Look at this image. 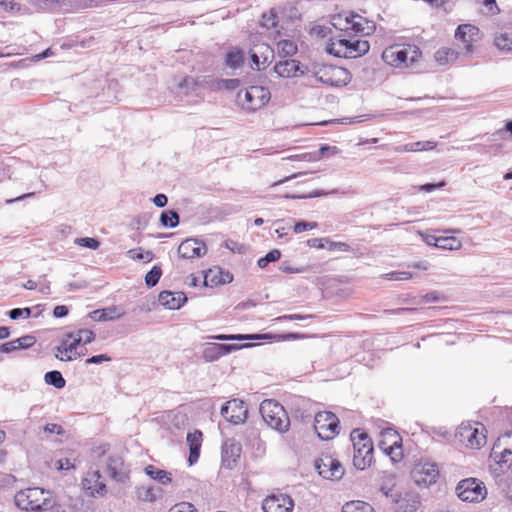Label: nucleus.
Returning <instances> with one entry per match:
<instances>
[{
	"instance_id": "nucleus-1",
	"label": "nucleus",
	"mask_w": 512,
	"mask_h": 512,
	"mask_svg": "<svg viewBox=\"0 0 512 512\" xmlns=\"http://www.w3.org/2000/svg\"><path fill=\"white\" fill-rule=\"evenodd\" d=\"M355 33L338 34L330 38L326 46L327 53L342 58H358L365 55L370 44L367 40L357 38Z\"/></svg>"
},
{
	"instance_id": "nucleus-2",
	"label": "nucleus",
	"mask_w": 512,
	"mask_h": 512,
	"mask_svg": "<svg viewBox=\"0 0 512 512\" xmlns=\"http://www.w3.org/2000/svg\"><path fill=\"white\" fill-rule=\"evenodd\" d=\"M14 501L15 505L24 511L42 512L50 510L54 505L51 492L40 487H29L18 491Z\"/></svg>"
},
{
	"instance_id": "nucleus-3",
	"label": "nucleus",
	"mask_w": 512,
	"mask_h": 512,
	"mask_svg": "<svg viewBox=\"0 0 512 512\" xmlns=\"http://www.w3.org/2000/svg\"><path fill=\"white\" fill-rule=\"evenodd\" d=\"M264 422L273 430L285 433L289 430L290 419L285 408L274 399H265L259 408Z\"/></svg>"
},
{
	"instance_id": "nucleus-4",
	"label": "nucleus",
	"mask_w": 512,
	"mask_h": 512,
	"mask_svg": "<svg viewBox=\"0 0 512 512\" xmlns=\"http://www.w3.org/2000/svg\"><path fill=\"white\" fill-rule=\"evenodd\" d=\"M422 52L415 45H393L382 53L383 61L395 68H407L417 62Z\"/></svg>"
},
{
	"instance_id": "nucleus-5",
	"label": "nucleus",
	"mask_w": 512,
	"mask_h": 512,
	"mask_svg": "<svg viewBox=\"0 0 512 512\" xmlns=\"http://www.w3.org/2000/svg\"><path fill=\"white\" fill-rule=\"evenodd\" d=\"M332 25L340 31L339 34L367 36L375 31V23L367 18L351 13L346 16L338 15L333 18Z\"/></svg>"
},
{
	"instance_id": "nucleus-6",
	"label": "nucleus",
	"mask_w": 512,
	"mask_h": 512,
	"mask_svg": "<svg viewBox=\"0 0 512 512\" xmlns=\"http://www.w3.org/2000/svg\"><path fill=\"white\" fill-rule=\"evenodd\" d=\"M353 444V465L358 470H364L370 466L373 459V444L367 434L354 430L351 433Z\"/></svg>"
},
{
	"instance_id": "nucleus-7",
	"label": "nucleus",
	"mask_w": 512,
	"mask_h": 512,
	"mask_svg": "<svg viewBox=\"0 0 512 512\" xmlns=\"http://www.w3.org/2000/svg\"><path fill=\"white\" fill-rule=\"evenodd\" d=\"M383 494L391 500L396 512H416L420 504L419 494L411 490L396 487H381Z\"/></svg>"
},
{
	"instance_id": "nucleus-8",
	"label": "nucleus",
	"mask_w": 512,
	"mask_h": 512,
	"mask_svg": "<svg viewBox=\"0 0 512 512\" xmlns=\"http://www.w3.org/2000/svg\"><path fill=\"white\" fill-rule=\"evenodd\" d=\"M271 98L268 88L250 86L237 94V101L246 111H256L265 106Z\"/></svg>"
},
{
	"instance_id": "nucleus-9",
	"label": "nucleus",
	"mask_w": 512,
	"mask_h": 512,
	"mask_svg": "<svg viewBox=\"0 0 512 512\" xmlns=\"http://www.w3.org/2000/svg\"><path fill=\"white\" fill-rule=\"evenodd\" d=\"M339 419L329 411L314 414V430L321 440H331L339 434Z\"/></svg>"
},
{
	"instance_id": "nucleus-10",
	"label": "nucleus",
	"mask_w": 512,
	"mask_h": 512,
	"mask_svg": "<svg viewBox=\"0 0 512 512\" xmlns=\"http://www.w3.org/2000/svg\"><path fill=\"white\" fill-rule=\"evenodd\" d=\"M483 430L484 428L479 429L478 423H461L456 429L455 438L467 448L479 449L486 442Z\"/></svg>"
},
{
	"instance_id": "nucleus-11",
	"label": "nucleus",
	"mask_w": 512,
	"mask_h": 512,
	"mask_svg": "<svg viewBox=\"0 0 512 512\" xmlns=\"http://www.w3.org/2000/svg\"><path fill=\"white\" fill-rule=\"evenodd\" d=\"M456 494L464 502H480L485 499L487 490L480 480L467 478L457 484Z\"/></svg>"
},
{
	"instance_id": "nucleus-12",
	"label": "nucleus",
	"mask_w": 512,
	"mask_h": 512,
	"mask_svg": "<svg viewBox=\"0 0 512 512\" xmlns=\"http://www.w3.org/2000/svg\"><path fill=\"white\" fill-rule=\"evenodd\" d=\"M490 457L504 471L512 465V432L501 435L492 447Z\"/></svg>"
},
{
	"instance_id": "nucleus-13",
	"label": "nucleus",
	"mask_w": 512,
	"mask_h": 512,
	"mask_svg": "<svg viewBox=\"0 0 512 512\" xmlns=\"http://www.w3.org/2000/svg\"><path fill=\"white\" fill-rule=\"evenodd\" d=\"M412 477L417 485L430 486L439 477L438 465L429 460H420L412 470Z\"/></svg>"
},
{
	"instance_id": "nucleus-14",
	"label": "nucleus",
	"mask_w": 512,
	"mask_h": 512,
	"mask_svg": "<svg viewBox=\"0 0 512 512\" xmlns=\"http://www.w3.org/2000/svg\"><path fill=\"white\" fill-rule=\"evenodd\" d=\"M316 79L330 86H344L350 81L347 69L336 66H323L315 72Z\"/></svg>"
},
{
	"instance_id": "nucleus-15",
	"label": "nucleus",
	"mask_w": 512,
	"mask_h": 512,
	"mask_svg": "<svg viewBox=\"0 0 512 512\" xmlns=\"http://www.w3.org/2000/svg\"><path fill=\"white\" fill-rule=\"evenodd\" d=\"M315 468L324 479L337 481L344 475V468L340 461L331 455H322L315 460Z\"/></svg>"
},
{
	"instance_id": "nucleus-16",
	"label": "nucleus",
	"mask_w": 512,
	"mask_h": 512,
	"mask_svg": "<svg viewBox=\"0 0 512 512\" xmlns=\"http://www.w3.org/2000/svg\"><path fill=\"white\" fill-rule=\"evenodd\" d=\"M250 344H218V343H206L203 346L202 358L206 362H214L220 359L222 356L228 355L232 352L238 351L245 347H250Z\"/></svg>"
},
{
	"instance_id": "nucleus-17",
	"label": "nucleus",
	"mask_w": 512,
	"mask_h": 512,
	"mask_svg": "<svg viewBox=\"0 0 512 512\" xmlns=\"http://www.w3.org/2000/svg\"><path fill=\"white\" fill-rule=\"evenodd\" d=\"M220 413L227 421L240 424L246 420L248 409L242 400L232 399L222 405Z\"/></svg>"
},
{
	"instance_id": "nucleus-18",
	"label": "nucleus",
	"mask_w": 512,
	"mask_h": 512,
	"mask_svg": "<svg viewBox=\"0 0 512 512\" xmlns=\"http://www.w3.org/2000/svg\"><path fill=\"white\" fill-rule=\"evenodd\" d=\"M294 507L292 498L286 494L267 496L262 503L264 512H291Z\"/></svg>"
},
{
	"instance_id": "nucleus-19",
	"label": "nucleus",
	"mask_w": 512,
	"mask_h": 512,
	"mask_svg": "<svg viewBox=\"0 0 512 512\" xmlns=\"http://www.w3.org/2000/svg\"><path fill=\"white\" fill-rule=\"evenodd\" d=\"M207 247L201 240L195 238H188L181 242L178 247V254L184 259H194L205 255Z\"/></svg>"
},
{
	"instance_id": "nucleus-20",
	"label": "nucleus",
	"mask_w": 512,
	"mask_h": 512,
	"mask_svg": "<svg viewBox=\"0 0 512 512\" xmlns=\"http://www.w3.org/2000/svg\"><path fill=\"white\" fill-rule=\"evenodd\" d=\"M455 38L462 43L466 53H471L473 44L479 38V29L472 24H461L456 29Z\"/></svg>"
},
{
	"instance_id": "nucleus-21",
	"label": "nucleus",
	"mask_w": 512,
	"mask_h": 512,
	"mask_svg": "<svg viewBox=\"0 0 512 512\" xmlns=\"http://www.w3.org/2000/svg\"><path fill=\"white\" fill-rule=\"evenodd\" d=\"M274 71L278 76L283 78L297 77L305 73L304 66H302L299 61L294 59L279 61L274 66Z\"/></svg>"
},
{
	"instance_id": "nucleus-22",
	"label": "nucleus",
	"mask_w": 512,
	"mask_h": 512,
	"mask_svg": "<svg viewBox=\"0 0 512 512\" xmlns=\"http://www.w3.org/2000/svg\"><path fill=\"white\" fill-rule=\"evenodd\" d=\"M273 55V50L266 44L254 46L250 51V58L252 61V68L256 70L264 69L269 63Z\"/></svg>"
},
{
	"instance_id": "nucleus-23",
	"label": "nucleus",
	"mask_w": 512,
	"mask_h": 512,
	"mask_svg": "<svg viewBox=\"0 0 512 512\" xmlns=\"http://www.w3.org/2000/svg\"><path fill=\"white\" fill-rule=\"evenodd\" d=\"M233 275L228 271H223L219 267L209 269L204 275V284L206 286H217L231 283Z\"/></svg>"
},
{
	"instance_id": "nucleus-24",
	"label": "nucleus",
	"mask_w": 512,
	"mask_h": 512,
	"mask_svg": "<svg viewBox=\"0 0 512 512\" xmlns=\"http://www.w3.org/2000/svg\"><path fill=\"white\" fill-rule=\"evenodd\" d=\"M241 446L234 442V440L228 439L222 446V462L227 468H232L233 464L236 463L240 457Z\"/></svg>"
},
{
	"instance_id": "nucleus-25",
	"label": "nucleus",
	"mask_w": 512,
	"mask_h": 512,
	"mask_svg": "<svg viewBox=\"0 0 512 512\" xmlns=\"http://www.w3.org/2000/svg\"><path fill=\"white\" fill-rule=\"evenodd\" d=\"M159 303L167 309L176 310L180 309L183 304L186 302V297L183 293L171 292V291H162L159 294Z\"/></svg>"
},
{
	"instance_id": "nucleus-26",
	"label": "nucleus",
	"mask_w": 512,
	"mask_h": 512,
	"mask_svg": "<svg viewBox=\"0 0 512 512\" xmlns=\"http://www.w3.org/2000/svg\"><path fill=\"white\" fill-rule=\"evenodd\" d=\"M125 312L118 306H110L103 309H96L88 314V317L93 321H113L121 318Z\"/></svg>"
},
{
	"instance_id": "nucleus-27",
	"label": "nucleus",
	"mask_w": 512,
	"mask_h": 512,
	"mask_svg": "<svg viewBox=\"0 0 512 512\" xmlns=\"http://www.w3.org/2000/svg\"><path fill=\"white\" fill-rule=\"evenodd\" d=\"M202 432L200 430H194L187 434V443L189 445V457L188 461L190 465L196 463L200 456V450L202 446Z\"/></svg>"
},
{
	"instance_id": "nucleus-28",
	"label": "nucleus",
	"mask_w": 512,
	"mask_h": 512,
	"mask_svg": "<svg viewBox=\"0 0 512 512\" xmlns=\"http://www.w3.org/2000/svg\"><path fill=\"white\" fill-rule=\"evenodd\" d=\"M85 489L90 490L91 494L103 495L106 492V485L101 481L99 471L88 472L83 480Z\"/></svg>"
},
{
	"instance_id": "nucleus-29",
	"label": "nucleus",
	"mask_w": 512,
	"mask_h": 512,
	"mask_svg": "<svg viewBox=\"0 0 512 512\" xmlns=\"http://www.w3.org/2000/svg\"><path fill=\"white\" fill-rule=\"evenodd\" d=\"M294 417L303 423L309 422L314 418L312 412V403L310 400L300 398L293 407Z\"/></svg>"
},
{
	"instance_id": "nucleus-30",
	"label": "nucleus",
	"mask_w": 512,
	"mask_h": 512,
	"mask_svg": "<svg viewBox=\"0 0 512 512\" xmlns=\"http://www.w3.org/2000/svg\"><path fill=\"white\" fill-rule=\"evenodd\" d=\"M59 347L65 351V356L55 354V357L61 361H72L81 355L76 351L77 345L74 339L68 337V333L61 340Z\"/></svg>"
},
{
	"instance_id": "nucleus-31",
	"label": "nucleus",
	"mask_w": 512,
	"mask_h": 512,
	"mask_svg": "<svg viewBox=\"0 0 512 512\" xmlns=\"http://www.w3.org/2000/svg\"><path fill=\"white\" fill-rule=\"evenodd\" d=\"M211 340H218V341H243V340H259V339H267L270 338V335L268 334H217V335H210L207 337Z\"/></svg>"
},
{
	"instance_id": "nucleus-32",
	"label": "nucleus",
	"mask_w": 512,
	"mask_h": 512,
	"mask_svg": "<svg viewBox=\"0 0 512 512\" xmlns=\"http://www.w3.org/2000/svg\"><path fill=\"white\" fill-rule=\"evenodd\" d=\"M437 143L435 141H417L413 143H407L404 145L397 146L396 152H418V151H429L436 148Z\"/></svg>"
},
{
	"instance_id": "nucleus-33",
	"label": "nucleus",
	"mask_w": 512,
	"mask_h": 512,
	"mask_svg": "<svg viewBox=\"0 0 512 512\" xmlns=\"http://www.w3.org/2000/svg\"><path fill=\"white\" fill-rule=\"evenodd\" d=\"M145 473L151 479L157 481L162 485H168L172 481V474L166 470L159 469L154 465H148L145 467Z\"/></svg>"
},
{
	"instance_id": "nucleus-34",
	"label": "nucleus",
	"mask_w": 512,
	"mask_h": 512,
	"mask_svg": "<svg viewBox=\"0 0 512 512\" xmlns=\"http://www.w3.org/2000/svg\"><path fill=\"white\" fill-rule=\"evenodd\" d=\"M123 461L119 457H109L107 463V470L110 477L117 482H123L126 478L125 473L122 470Z\"/></svg>"
},
{
	"instance_id": "nucleus-35",
	"label": "nucleus",
	"mask_w": 512,
	"mask_h": 512,
	"mask_svg": "<svg viewBox=\"0 0 512 512\" xmlns=\"http://www.w3.org/2000/svg\"><path fill=\"white\" fill-rule=\"evenodd\" d=\"M41 305L26 308H14L8 312L9 317L12 320L28 319L31 316L38 317L41 314Z\"/></svg>"
},
{
	"instance_id": "nucleus-36",
	"label": "nucleus",
	"mask_w": 512,
	"mask_h": 512,
	"mask_svg": "<svg viewBox=\"0 0 512 512\" xmlns=\"http://www.w3.org/2000/svg\"><path fill=\"white\" fill-rule=\"evenodd\" d=\"M162 490L154 486H140L136 489L137 498L143 502H153L160 497Z\"/></svg>"
},
{
	"instance_id": "nucleus-37",
	"label": "nucleus",
	"mask_w": 512,
	"mask_h": 512,
	"mask_svg": "<svg viewBox=\"0 0 512 512\" xmlns=\"http://www.w3.org/2000/svg\"><path fill=\"white\" fill-rule=\"evenodd\" d=\"M68 337L74 339L78 347L81 344L86 345L94 341L95 333L90 329H79L76 332L68 333Z\"/></svg>"
},
{
	"instance_id": "nucleus-38",
	"label": "nucleus",
	"mask_w": 512,
	"mask_h": 512,
	"mask_svg": "<svg viewBox=\"0 0 512 512\" xmlns=\"http://www.w3.org/2000/svg\"><path fill=\"white\" fill-rule=\"evenodd\" d=\"M244 59L243 51L233 48L226 54L225 64L232 69H237L243 65Z\"/></svg>"
},
{
	"instance_id": "nucleus-39",
	"label": "nucleus",
	"mask_w": 512,
	"mask_h": 512,
	"mask_svg": "<svg viewBox=\"0 0 512 512\" xmlns=\"http://www.w3.org/2000/svg\"><path fill=\"white\" fill-rule=\"evenodd\" d=\"M277 51L281 57H291L297 53L298 47L293 40L283 39L277 42Z\"/></svg>"
},
{
	"instance_id": "nucleus-40",
	"label": "nucleus",
	"mask_w": 512,
	"mask_h": 512,
	"mask_svg": "<svg viewBox=\"0 0 512 512\" xmlns=\"http://www.w3.org/2000/svg\"><path fill=\"white\" fill-rule=\"evenodd\" d=\"M342 512H375L374 508L363 501H350L342 507Z\"/></svg>"
},
{
	"instance_id": "nucleus-41",
	"label": "nucleus",
	"mask_w": 512,
	"mask_h": 512,
	"mask_svg": "<svg viewBox=\"0 0 512 512\" xmlns=\"http://www.w3.org/2000/svg\"><path fill=\"white\" fill-rule=\"evenodd\" d=\"M457 59V52L451 48H441L435 53V60L440 65H446Z\"/></svg>"
},
{
	"instance_id": "nucleus-42",
	"label": "nucleus",
	"mask_w": 512,
	"mask_h": 512,
	"mask_svg": "<svg viewBox=\"0 0 512 512\" xmlns=\"http://www.w3.org/2000/svg\"><path fill=\"white\" fill-rule=\"evenodd\" d=\"M44 380L48 385H52L57 389L64 388L66 384L62 374L57 370L47 372L44 376Z\"/></svg>"
},
{
	"instance_id": "nucleus-43",
	"label": "nucleus",
	"mask_w": 512,
	"mask_h": 512,
	"mask_svg": "<svg viewBox=\"0 0 512 512\" xmlns=\"http://www.w3.org/2000/svg\"><path fill=\"white\" fill-rule=\"evenodd\" d=\"M495 46L502 52H512V34L501 33L495 37Z\"/></svg>"
},
{
	"instance_id": "nucleus-44",
	"label": "nucleus",
	"mask_w": 512,
	"mask_h": 512,
	"mask_svg": "<svg viewBox=\"0 0 512 512\" xmlns=\"http://www.w3.org/2000/svg\"><path fill=\"white\" fill-rule=\"evenodd\" d=\"M128 258L135 261H142L148 263L153 260V253L151 251H143L142 248L130 249L126 252Z\"/></svg>"
},
{
	"instance_id": "nucleus-45",
	"label": "nucleus",
	"mask_w": 512,
	"mask_h": 512,
	"mask_svg": "<svg viewBox=\"0 0 512 512\" xmlns=\"http://www.w3.org/2000/svg\"><path fill=\"white\" fill-rule=\"evenodd\" d=\"M462 242L454 236H440L438 248L443 250H459Z\"/></svg>"
},
{
	"instance_id": "nucleus-46",
	"label": "nucleus",
	"mask_w": 512,
	"mask_h": 512,
	"mask_svg": "<svg viewBox=\"0 0 512 512\" xmlns=\"http://www.w3.org/2000/svg\"><path fill=\"white\" fill-rule=\"evenodd\" d=\"M160 222L164 227L175 228L179 224V215L174 210L163 211Z\"/></svg>"
},
{
	"instance_id": "nucleus-47",
	"label": "nucleus",
	"mask_w": 512,
	"mask_h": 512,
	"mask_svg": "<svg viewBox=\"0 0 512 512\" xmlns=\"http://www.w3.org/2000/svg\"><path fill=\"white\" fill-rule=\"evenodd\" d=\"M162 270L159 266H153L145 276V283L148 287H154L160 280Z\"/></svg>"
},
{
	"instance_id": "nucleus-48",
	"label": "nucleus",
	"mask_w": 512,
	"mask_h": 512,
	"mask_svg": "<svg viewBox=\"0 0 512 512\" xmlns=\"http://www.w3.org/2000/svg\"><path fill=\"white\" fill-rule=\"evenodd\" d=\"M281 257V252L278 249H273L269 251L264 257L260 258L257 261V264L260 268H265L270 262H275L279 260Z\"/></svg>"
},
{
	"instance_id": "nucleus-49",
	"label": "nucleus",
	"mask_w": 512,
	"mask_h": 512,
	"mask_svg": "<svg viewBox=\"0 0 512 512\" xmlns=\"http://www.w3.org/2000/svg\"><path fill=\"white\" fill-rule=\"evenodd\" d=\"M336 193H338L337 189H334V190H332L330 192H326L324 190H314V191L310 192L307 195H299V196H296V195H285V198H290V199H307V198H316V197L326 196V195H329V194H336Z\"/></svg>"
},
{
	"instance_id": "nucleus-50",
	"label": "nucleus",
	"mask_w": 512,
	"mask_h": 512,
	"mask_svg": "<svg viewBox=\"0 0 512 512\" xmlns=\"http://www.w3.org/2000/svg\"><path fill=\"white\" fill-rule=\"evenodd\" d=\"M75 244L92 250H96L100 245L97 239L91 237L76 238Z\"/></svg>"
},
{
	"instance_id": "nucleus-51",
	"label": "nucleus",
	"mask_w": 512,
	"mask_h": 512,
	"mask_svg": "<svg viewBox=\"0 0 512 512\" xmlns=\"http://www.w3.org/2000/svg\"><path fill=\"white\" fill-rule=\"evenodd\" d=\"M261 25L267 29L274 28L277 25V16L273 11L262 15Z\"/></svg>"
},
{
	"instance_id": "nucleus-52",
	"label": "nucleus",
	"mask_w": 512,
	"mask_h": 512,
	"mask_svg": "<svg viewBox=\"0 0 512 512\" xmlns=\"http://www.w3.org/2000/svg\"><path fill=\"white\" fill-rule=\"evenodd\" d=\"M318 227L317 222H307V221H298L295 223L293 227V231L296 234L302 233L304 231L313 230Z\"/></svg>"
},
{
	"instance_id": "nucleus-53",
	"label": "nucleus",
	"mask_w": 512,
	"mask_h": 512,
	"mask_svg": "<svg viewBox=\"0 0 512 512\" xmlns=\"http://www.w3.org/2000/svg\"><path fill=\"white\" fill-rule=\"evenodd\" d=\"M325 243L327 244L326 249H328L330 251H336V250L342 251V252L350 251V246L345 242H334L328 238L327 240H325Z\"/></svg>"
},
{
	"instance_id": "nucleus-54",
	"label": "nucleus",
	"mask_w": 512,
	"mask_h": 512,
	"mask_svg": "<svg viewBox=\"0 0 512 512\" xmlns=\"http://www.w3.org/2000/svg\"><path fill=\"white\" fill-rule=\"evenodd\" d=\"M412 274L408 271H394L385 274L386 279L393 281H404L410 279Z\"/></svg>"
},
{
	"instance_id": "nucleus-55",
	"label": "nucleus",
	"mask_w": 512,
	"mask_h": 512,
	"mask_svg": "<svg viewBox=\"0 0 512 512\" xmlns=\"http://www.w3.org/2000/svg\"><path fill=\"white\" fill-rule=\"evenodd\" d=\"M17 342L18 349H27L33 346L36 342V339L32 335H25L18 339H15Z\"/></svg>"
},
{
	"instance_id": "nucleus-56",
	"label": "nucleus",
	"mask_w": 512,
	"mask_h": 512,
	"mask_svg": "<svg viewBox=\"0 0 512 512\" xmlns=\"http://www.w3.org/2000/svg\"><path fill=\"white\" fill-rule=\"evenodd\" d=\"M441 299V295L437 291L429 292L421 297L415 302L416 304L428 303V302H438Z\"/></svg>"
},
{
	"instance_id": "nucleus-57",
	"label": "nucleus",
	"mask_w": 512,
	"mask_h": 512,
	"mask_svg": "<svg viewBox=\"0 0 512 512\" xmlns=\"http://www.w3.org/2000/svg\"><path fill=\"white\" fill-rule=\"evenodd\" d=\"M169 512H198L197 509L188 502H182L172 507Z\"/></svg>"
},
{
	"instance_id": "nucleus-58",
	"label": "nucleus",
	"mask_w": 512,
	"mask_h": 512,
	"mask_svg": "<svg viewBox=\"0 0 512 512\" xmlns=\"http://www.w3.org/2000/svg\"><path fill=\"white\" fill-rule=\"evenodd\" d=\"M420 236L422 238V240L429 246H434V247H437L439 246V240H440V236H435V235H432V234H428V233H420Z\"/></svg>"
},
{
	"instance_id": "nucleus-59",
	"label": "nucleus",
	"mask_w": 512,
	"mask_h": 512,
	"mask_svg": "<svg viewBox=\"0 0 512 512\" xmlns=\"http://www.w3.org/2000/svg\"><path fill=\"white\" fill-rule=\"evenodd\" d=\"M224 246L233 253H242L244 251V246L242 244L231 239L226 240Z\"/></svg>"
},
{
	"instance_id": "nucleus-60",
	"label": "nucleus",
	"mask_w": 512,
	"mask_h": 512,
	"mask_svg": "<svg viewBox=\"0 0 512 512\" xmlns=\"http://www.w3.org/2000/svg\"><path fill=\"white\" fill-rule=\"evenodd\" d=\"M327 239L328 238H312L307 240V245L311 248L326 249L327 244L325 243V240Z\"/></svg>"
},
{
	"instance_id": "nucleus-61",
	"label": "nucleus",
	"mask_w": 512,
	"mask_h": 512,
	"mask_svg": "<svg viewBox=\"0 0 512 512\" xmlns=\"http://www.w3.org/2000/svg\"><path fill=\"white\" fill-rule=\"evenodd\" d=\"M111 358L107 354H99L86 359V364H100L105 361H110Z\"/></svg>"
},
{
	"instance_id": "nucleus-62",
	"label": "nucleus",
	"mask_w": 512,
	"mask_h": 512,
	"mask_svg": "<svg viewBox=\"0 0 512 512\" xmlns=\"http://www.w3.org/2000/svg\"><path fill=\"white\" fill-rule=\"evenodd\" d=\"M16 350H19L18 347H17L16 340H12V341H9V342H6V343L0 345V352L1 353H11V352H14Z\"/></svg>"
},
{
	"instance_id": "nucleus-63",
	"label": "nucleus",
	"mask_w": 512,
	"mask_h": 512,
	"mask_svg": "<svg viewBox=\"0 0 512 512\" xmlns=\"http://www.w3.org/2000/svg\"><path fill=\"white\" fill-rule=\"evenodd\" d=\"M240 84V80L239 79H224V80H221L219 85H221L222 87H224L225 89H228V90H233V89H236Z\"/></svg>"
},
{
	"instance_id": "nucleus-64",
	"label": "nucleus",
	"mask_w": 512,
	"mask_h": 512,
	"mask_svg": "<svg viewBox=\"0 0 512 512\" xmlns=\"http://www.w3.org/2000/svg\"><path fill=\"white\" fill-rule=\"evenodd\" d=\"M197 85V83L195 82V80L192 78V77H187V78H184L180 83H179V88L180 89H185L186 91L188 90H194V87Z\"/></svg>"
}]
</instances>
